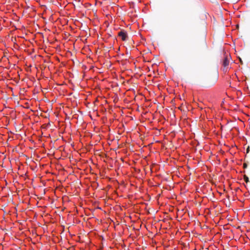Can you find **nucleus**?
<instances>
[{"instance_id":"nucleus-1","label":"nucleus","mask_w":250,"mask_h":250,"mask_svg":"<svg viewBox=\"0 0 250 250\" xmlns=\"http://www.w3.org/2000/svg\"><path fill=\"white\" fill-rule=\"evenodd\" d=\"M229 62L227 56H226L223 61V70L224 72H227L229 68Z\"/></svg>"},{"instance_id":"nucleus-2","label":"nucleus","mask_w":250,"mask_h":250,"mask_svg":"<svg viewBox=\"0 0 250 250\" xmlns=\"http://www.w3.org/2000/svg\"><path fill=\"white\" fill-rule=\"evenodd\" d=\"M118 36L122 39V41H125L126 40L127 33L125 31H121L118 33Z\"/></svg>"},{"instance_id":"nucleus-3","label":"nucleus","mask_w":250,"mask_h":250,"mask_svg":"<svg viewBox=\"0 0 250 250\" xmlns=\"http://www.w3.org/2000/svg\"><path fill=\"white\" fill-rule=\"evenodd\" d=\"M244 179L246 183H248L249 182V178L246 175L244 176Z\"/></svg>"},{"instance_id":"nucleus-4","label":"nucleus","mask_w":250,"mask_h":250,"mask_svg":"<svg viewBox=\"0 0 250 250\" xmlns=\"http://www.w3.org/2000/svg\"><path fill=\"white\" fill-rule=\"evenodd\" d=\"M243 167H244V168H245V167H247V165H246V164H243Z\"/></svg>"}]
</instances>
